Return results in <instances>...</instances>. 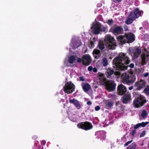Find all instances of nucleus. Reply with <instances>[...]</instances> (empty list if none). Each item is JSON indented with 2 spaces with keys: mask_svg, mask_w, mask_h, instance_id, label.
<instances>
[{
  "mask_svg": "<svg viewBox=\"0 0 149 149\" xmlns=\"http://www.w3.org/2000/svg\"><path fill=\"white\" fill-rule=\"evenodd\" d=\"M148 73H146L144 75V77H147L148 76Z\"/></svg>",
  "mask_w": 149,
  "mask_h": 149,
  "instance_id": "obj_48",
  "label": "nucleus"
},
{
  "mask_svg": "<svg viewBox=\"0 0 149 149\" xmlns=\"http://www.w3.org/2000/svg\"><path fill=\"white\" fill-rule=\"evenodd\" d=\"M136 131L135 129H134L131 132H130V134L132 136H134V135L136 134Z\"/></svg>",
  "mask_w": 149,
  "mask_h": 149,
  "instance_id": "obj_35",
  "label": "nucleus"
},
{
  "mask_svg": "<svg viewBox=\"0 0 149 149\" xmlns=\"http://www.w3.org/2000/svg\"><path fill=\"white\" fill-rule=\"evenodd\" d=\"M46 143V142L45 140H42L41 141V144L42 145H45Z\"/></svg>",
  "mask_w": 149,
  "mask_h": 149,
  "instance_id": "obj_44",
  "label": "nucleus"
},
{
  "mask_svg": "<svg viewBox=\"0 0 149 149\" xmlns=\"http://www.w3.org/2000/svg\"><path fill=\"white\" fill-rule=\"evenodd\" d=\"M130 94H125L122 98V102L124 104H127L131 100Z\"/></svg>",
  "mask_w": 149,
  "mask_h": 149,
  "instance_id": "obj_14",
  "label": "nucleus"
},
{
  "mask_svg": "<svg viewBox=\"0 0 149 149\" xmlns=\"http://www.w3.org/2000/svg\"><path fill=\"white\" fill-rule=\"evenodd\" d=\"M100 108L99 106H97L95 107V109L96 111H98L100 110Z\"/></svg>",
  "mask_w": 149,
  "mask_h": 149,
  "instance_id": "obj_40",
  "label": "nucleus"
},
{
  "mask_svg": "<svg viewBox=\"0 0 149 149\" xmlns=\"http://www.w3.org/2000/svg\"><path fill=\"white\" fill-rule=\"evenodd\" d=\"M143 13V11H140L138 8H136L133 10V12L130 13L136 18H138L140 16H141V14Z\"/></svg>",
  "mask_w": 149,
  "mask_h": 149,
  "instance_id": "obj_13",
  "label": "nucleus"
},
{
  "mask_svg": "<svg viewBox=\"0 0 149 149\" xmlns=\"http://www.w3.org/2000/svg\"><path fill=\"white\" fill-rule=\"evenodd\" d=\"M126 36L123 35H120L116 37L118 41H119L121 45L124 44L126 42Z\"/></svg>",
  "mask_w": 149,
  "mask_h": 149,
  "instance_id": "obj_20",
  "label": "nucleus"
},
{
  "mask_svg": "<svg viewBox=\"0 0 149 149\" xmlns=\"http://www.w3.org/2000/svg\"><path fill=\"white\" fill-rule=\"evenodd\" d=\"M125 36L126 42L131 43L135 40L134 35L132 33L130 34H126Z\"/></svg>",
  "mask_w": 149,
  "mask_h": 149,
  "instance_id": "obj_17",
  "label": "nucleus"
},
{
  "mask_svg": "<svg viewBox=\"0 0 149 149\" xmlns=\"http://www.w3.org/2000/svg\"><path fill=\"white\" fill-rule=\"evenodd\" d=\"M127 29H126V28L125 27V31H127Z\"/></svg>",
  "mask_w": 149,
  "mask_h": 149,
  "instance_id": "obj_50",
  "label": "nucleus"
},
{
  "mask_svg": "<svg viewBox=\"0 0 149 149\" xmlns=\"http://www.w3.org/2000/svg\"><path fill=\"white\" fill-rule=\"evenodd\" d=\"M113 21L112 19H111L108 20L107 23L109 25H111L113 23Z\"/></svg>",
  "mask_w": 149,
  "mask_h": 149,
  "instance_id": "obj_34",
  "label": "nucleus"
},
{
  "mask_svg": "<svg viewBox=\"0 0 149 149\" xmlns=\"http://www.w3.org/2000/svg\"><path fill=\"white\" fill-rule=\"evenodd\" d=\"M79 79L80 81H84L85 80V79L84 78V77L83 76L80 77Z\"/></svg>",
  "mask_w": 149,
  "mask_h": 149,
  "instance_id": "obj_43",
  "label": "nucleus"
},
{
  "mask_svg": "<svg viewBox=\"0 0 149 149\" xmlns=\"http://www.w3.org/2000/svg\"><path fill=\"white\" fill-rule=\"evenodd\" d=\"M114 72V70L112 68H108L107 69L105 72V74L106 75L107 77L109 79H112L113 77V75Z\"/></svg>",
  "mask_w": 149,
  "mask_h": 149,
  "instance_id": "obj_18",
  "label": "nucleus"
},
{
  "mask_svg": "<svg viewBox=\"0 0 149 149\" xmlns=\"http://www.w3.org/2000/svg\"><path fill=\"white\" fill-rule=\"evenodd\" d=\"M133 86H132L130 87L129 88V90H131L133 89Z\"/></svg>",
  "mask_w": 149,
  "mask_h": 149,
  "instance_id": "obj_47",
  "label": "nucleus"
},
{
  "mask_svg": "<svg viewBox=\"0 0 149 149\" xmlns=\"http://www.w3.org/2000/svg\"><path fill=\"white\" fill-rule=\"evenodd\" d=\"M99 80L101 84H105L106 89L109 92L115 90L116 84L114 81L109 79L106 81V79L103 76L99 77Z\"/></svg>",
  "mask_w": 149,
  "mask_h": 149,
  "instance_id": "obj_2",
  "label": "nucleus"
},
{
  "mask_svg": "<svg viewBox=\"0 0 149 149\" xmlns=\"http://www.w3.org/2000/svg\"><path fill=\"white\" fill-rule=\"evenodd\" d=\"M141 146H143V143H142V144H141Z\"/></svg>",
  "mask_w": 149,
  "mask_h": 149,
  "instance_id": "obj_52",
  "label": "nucleus"
},
{
  "mask_svg": "<svg viewBox=\"0 0 149 149\" xmlns=\"http://www.w3.org/2000/svg\"><path fill=\"white\" fill-rule=\"evenodd\" d=\"M136 146L137 145L134 142L129 146L128 148L129 149H135Z\"/></svg>",
  "mask_w": 149,
  "mask_h": 149,
  "instance_id": "obj_28",
  "label": "nucleus"
},
{
  "mask_svg": "<svg viewBox=\"0 0 149 149\" xmlns=\"http://www.w3.org/2000/svg\"><path fill=\"white\" fill-rule=\"evenodd\" d=\"M146 102L145 97L143 95H140L138 97L135 98L133 104L135 107L139 108L143 106Z\"/></svg>",
  "mask_w": 149,
  "mask_h": 149,
  "instance_id": "obj_6",
  "label": "nucleus"
},
{
  "mask_svg": "<svg viewBox=\"0 0 149 149\" xmlns=\"http://www.w3.org/2000/svg\"><path fill=\"white\" fill-rule=\"evenodd\" d=\"M92 102L90 101H88L87 102V104L89 105H91L92 104Z\"/></svg>",
  "mask_w": 149,
  "mask_h": 149,
  "instance_id": "obj_46",
  "label": "nucleus"
},
{
  "mask_svg": "<svg viewBox=\"0 0 149 149\" xmlns=\"http://www.w3.org/2000/svg\"><path fill=\"white\" fill-rule=\"evenodd\" d=\"M146 131L145 130L143 131L142 132L140 135V137L141 138L143 137L146 134Z\"/></svg>",
  "mask_w": 149,
  "mask_h": 149,
  "instance_id": "obj_36",
  "label": "nucleus"
},
{
  "mask_svg": "<svg viewBox=\"0 0 149 149\" xmlns=\"http://www.w3.org/2000/svg\"><path fill=\"white\" fill-rule=\"evenodd\" d=\"M132 141V140L130 141H129L126 142L124 145V147H126Z\"/></svg>",
  "mask_w": 149,
  "mask_h": 149,
  "instance_id": "obj_37",
  "label": "nucleus"
},
{
  "mask_svg": "<svg viewBox=\"0 0 149 149\" xmlns=\"http://www.w3.org/2000/svg\"><path fill=\"white\" fill-rule=\"evenodd\" d=\"M104 42L105 43L108 49H114L116 46L115 40L111 35H106Z\"/></svg>",
  "mask_w": 149,
  "mask_h": 149,
  "instance_id": "obj_4",
  "label": "nucleus"
},
{
  "mask_svg": "<svg viewBox=\"0 0 149 149\" xmlns=\"http://www.w3.org/2000/svg\"><path fill=\"white\" fill-rule=\"evenodd\" d=\"M122 0H113V1L116 3H119L121 2Z\"/></svg>",
  "mask_w": 149,
  "mask_h": 149,
  "instance_id": "obj_41",
  "label": "nucleus"
},
{
  "mask_svg": "<svg viewBox=\"0 0 149 149\" xmlns=\"http://www.w3.org/2000/svg\"><path fill=\"white\" fill-rule=\"evenodd\" d=\"M131 62L129 58L127 55L126 54L120 53L119 56L116 57L113 61V64L116 66V70L119 71H124L127 69L129 66L131 68H133L134 64L131 63L127 65Z\"/></svg>",
  "mask_w": 149,
  "mask_h": 149,
  "instance_id": "obj_1",
  "label": "nucleus"
},
{
  "mask_svg": "<svg viewBox=\"0 0 149 149\" xmlns=\"http://www.w3.org/2000/svg\"><path fill=\"white\" fill-rule=\"evenodd\" d=\"M93 54L94 57L96 59H98L101 55V52L98 49H95L93 51Z\"/></svg>",
  "mask_w": 149,
  "mask_h": 149,
  "instance_id": "obj_22",
  "label": "nucleus"
},
{
  "mask_svg": "<svg viewBox=\"0 0 149 149\" xmlns=\"http://www.w3.org/2000/svg\"><path fill=\"white\" fill-rule=\"evenodd\" d=\"M149 122H142L141 123H139L140 124V126H141L142 127H145L148 123Z\"/></svg>",
  "mask_w": 149,
  "mask_h": 149,
  "instance_id": "obj_32",
  "label": "nucleus"
},
{
  "mask_svg": "<svg viewBox=\"0 0 149 149\" xmlns=\"http://www.w3.org/2000/svg\"><path fill=\"white\" fill-rule=\"evenodd\" d=\"M75 86L71 81L68 82L65 84L63 90L65 93H72L74 91Z\"/></svg>",
  "mask_w": 149,
  "mask_h": 149,
  "instance_id": "obj_7",
  "label": "nucleus"
},
{
  "mask_svg": "<svg viewBox=\"0 0 149 149\" xmlns=\"http://www.w3.org/2000/svg\"><path fill=\"white\" fill-rule=\"evenodd\" d=\"M91 29L95 35H98L101 32H103L105 33L108 31L107 27L104 26L99 22H97L96 23H93L91 27Z\"/></svg>",
  "mask_w": 149,
  "mask_h": 149,
  "instance_id": "obj_3",
  "label": "nucleus"
},
{
  "mask_svg": "<svg viewBox=\"0 0 149 149\" xmlns=\"http://www.w3.org/2000/svg\"><path fill=\"white\" fill-rule=\"evenodd\" d=\"M141 57L142 64L143 65L146 64L147 63V61H148V59H147L145 55H141Z\"/></svg>",
  "mask_w": 149,
  "mask_h": 149,
  "instance_id": "obj_25",
  "label": "nucleus"
},
{
  "mask_svg": "<svg viewBox=\"0 0 149 149\" xmlns=\"http://www.w3.org/2000/svg\"><path fill=\"white\" fill-rule=\"evenodd\" d=\"M99 135L98 138H100L102 139L104 137L105 133L103 131L97 132H95V135Z\"/></svg>",
  "mask_w": 149,
  "mask_h": 149,
  "instance_id": "obj_24",
  "label": "nucleus"
},
{
  "mask_svg": "<svg viewBox=\"0 0 149 149\" xmlns=\"http://www.w3.org/2000/svg\"><path fill=\"white\" fill-rule=\"evenodd\" d=\"M89 46L91 47H93L94 46V42L92 41H90V44Z\"/></svg>",
  "mask_w": 149,
  "mask_h": 149,
  "instance_id": "obj_38",
  "label": "nucleus"
},
{
  "mask_svg": "<svg viewBox=\"0 0 149 149\" xmlns=\"http://www.w3.org/2000/svg\"><path fill=\"white\" fill-rule=\"evenodd\" d=\"M102 63L104 66L105 67L107 65L108 63V61L106 58H104L103 59Z\"/></svg>",
  "mask_w": 149,
  "mask_h": 149,
  "instance_id": "obj_30",
  "label": "nucleus"
},
{
  "mask_svg": "<svg viewBox=\"0 0 149 149\" xmlns=\"http://www.w3.org/2000/svg\"><path fill=\"white\" fill-rule=\"evenodd\" d=\"M113 102H109L106 104V107L107 109H109L111 108V107L113 106Z\"/></svg>",
  "mask_w": 149,
  "mask_h": 149,
  "instance_id": "obj_29",
  "label": "nucleus"
},
{
  "mask_svg": "<svg viewBox=\"0 0 149 149\" xmlns=\"http://www.w3.org/2000/svg\"><path fill=\"white\" fill-rule=\"evenodd\" d=\"M109 31H111L115 35L122 34L123 32V29L121 26H116L114 28H111Z\"/></svg>",
  "mask_w": 149,
  "mask_h": 149,
  "instance_id": "obj_11",
  "label": "nucleus"
},
{
  "mask_svg": "<svg viewBox=\"0 0 149 149\" xmlns=\"http://www.w3.org/2000/svg\"><path fill=\"white\" fill-rule=\"evenodd\" d=\"M76 57L77 58V62L78 63H80L82 62V64L88 66L89 65L91 61V56L88 54L83 55L82 56V60L80 58H78L76 56Z\"/></svg>",
  "mask_w": 149,
  "mask_h": 149,
  "instance_id": "obj_8",
  "label": "nucleus"
},
{
  "mask_svg": "<svg viewBox=\"0 0 149 149\" xmlns=\"http://www.w3.org/2000/svg\"><path fill=\"white\" fill-rule=\"evenodd\" d=\"M148 148L149 149V143L148 144Z\"/></svg>",
  "mask_w": 149,
  "mask_h": 149,
  "instance_id": "obj_51",
  "label": "nucleus"
},
{
  "mask_svg": "<svg viewBox=\"0 0 149 149\" xmlns=\"http://www.w3.org/2000/svg\"><path fill=\"white\" fill-rule=\"evenodd\" d=\"M75 58V56L74 55L70 56L68 58V62L72 64L73 63L74 61L76 60Z\"/></svg>",
  "mask_w": 149,
  "mask_h": 149,
  "instance_id": "obj_26",
  "label": "nucleus"
},
{
  "mask_svg": "<svg viewBox=\"0 0 149 149\" xmlns=\"http://www.w3.org/2000/svg\"><path fill=\"white\" fill-rule=\"evenodd\" d=\"M146 85V82L145 81L140 79V81H138L135 82L134 85V87L135 88L136 90L140 91L145 88Z\"/></svg>",
  "mask_w": 149,
  "mask_h": 149,
  "instance_id": "obj_10",
  "label": "nucleus"
},
{
  "mask_svg": "<svg viewBox=\"0 0 149 149\" xmlns=\"http://www.w3.org/2000/svg\"><path fill=\"white\" fill-rule=\"evenodd\" d=\"M93 69V67L91 66L88 67V70L89 71H92Z\"/></svg>",
  "mask_w": 149,
  "mask_h": 149,
  "instance_id": "obj_42",
  "label": "nucleus"
},
{
  "mask_svg": "<svg viewBox=\"0 0 149 149\" xmlns=\"http://www.w3.org/2000/svg\"><path fill=\"white\" fill-rule=\"evenodd\" d=\"M135 19V17H133L132 14L130 13L127 18L125 23L127 24H132Z\"/></svg>",
  "mask_w": 149,
  "mask_h": 149,
  "instance_id": "obj_19",
  "label": "nucleus"
},
{
  "mask_svg": "<svg viewBox=\"0 0 149 149\" xmlns=\"http://www.w3.org/2000/svg\"><path fill=\"white\" fill-rule=\"evenodd\" d=\"M112 98H116V96L115 95H112Z\"/></svg>",
  "mask_w": 149,
  "mask_h": 149,
  "instance_id": "obj_49",
  "label": "nucleus"
},
{
  "mask_svg": "<svg viewBox=\"0 0 149 149\" xmlns=\"http://www.w3.org/2000/svg\"><path fill=\"white\" fill-rule=\"evenodd\" d=\"M144 92L146 94H149V86L148 85L144 90Z\"/></svg>",
  "mask_w": 149,
  "mask_h": 149,
  "instance_id": "obj_33",
  "label": "nucleus"
},
{
  "mask_svg": "<svg viewBox=\"0 0 149 149\" xmlns=\"http://www.w3.org/2000/svg\"><path fill=\"white\" fill-rule=\"evenodd\" d=\"M106 45V44H105L103 41H100L98 42L97 48L100 49L102 51H104L105 50V46Z\"/></svg>",
  "mask_w": 149,
  "mask_h": 149,
  "instance_id": "obj_21",
  "label": "nucleus"
},
{
  "mask_svg": "<svg viewBox=\"0 0 149 149\" xmlns=\"http://www.w3.org/2000/svg\"><path fill=\"white\" fill-rule=\"evenodd\" d=\"M77 126L78 128L86 131L91 130L93 127L92 123L88 121L79 123L78 124Z\"/></svg>",
  "mask_w": 149,
  "mask_h": 149,
  "instance_id": "obj_9",
  "label": "nucleus"
},
{
  "mask_svg": "<svg viewBox=\"0 0 149 149\" xmlns=\"http://www.w3.org/2000/svg\"><path fill=\"white\" fill-rule=\"evenodd\" d=\"M147 112L145 110H143L141 113V116L143 118H145L147 117Z\"/></svg>",
  "mask_w": 149,
  "mask_h": 149,
  "instance_id": "obj_31",
  "label": "nucleus"
},
{
  "mask_svg": "<svg viewBox=\"0 0 149 149\" xmlns=\"http://www.w3.org/2000/svg\"><path fill=\"white\" fill-rule=\"evenodd\" d=\"M81 86L83 90L86 92H88L91 89V85L87 82L82 83Z\"/></svg>",
  "mask_w": 149,
  "mask_h": 149,
  "instance_id": "obj_15",
  "label": "nucleus"
},
{
  "mask_svg": "<svg viewBox=\"0 0 149 149\" xmlns=\"http://www.w3.org/2000/svg\"><path fill=\"white\" fill-rule=\"evenodd\" d=\"M82 45V43L81 42H76L73 45V46L74 47V48L73 49H76V48H78L79 46L81 45Z\"/></svg>",
  "mask_w": 149,
  "mask_h": 149,
  "instance_id": "obj_27",
  "label": "nucleus"
},
{
  "mask_svg": "<svg viewBox=\"0 0 149 149\" xmlns=\"http://www.w3.org/2000/svg\"><path fill=\"white\" fill-rule=\"evenodd\" d=\"M141 51L140 49L136 48L134 52V56L136 58H137L141 53Z\"/></svg>",
  "mask_w": 149,
  "mask_h": 149,
  "instance_id": "obj_23",
  "label": "nucleus"
},
{
  "mask_svg": "<svg viewBox=\"0 0 149 149\" xmlns=\"http://www.w3.org/2000/svg\"><path fill=\"white\" fill-rule=\"evenodd\" d=\"M127 88L122 84L119 85L117 87V94L118 95H123L127 92Z\"/></svg>",
  "mask_w": 149,
  "mask_h": 149,
  "instance_id": "obj_12",
  "label": "nucleus"
},
{
  "mask_svg": "<svg viewBox=\"0 0 149 149\" xmlns=\"http://www.w3.org/2000/svg\"><path fill=\"white\" fill-rule=\"evenodd\" d=\"M140 127V124L139 123H138L134 126V129L136 130Z\"/></svg>",
  "mask_w": 149,
  "mask_h": 149,
  "instance_id": "obj_39",
  "label": "nucleus"
},
{
  "mask_svg": "<svg viewBox=\"0 0 149 149\" xmlns=\"http://www.w3.org/2000/svg\"><path fill=\"white\" fill-rule=\"evenodd\" d=\"M136 77L133 74L126 73L123 78L122 82L124 84L130 85L136 80Z\"/></svg>",
  "mask_w": 149,
  "mask_h": 149,
  "instance_id": "obj_5",
  "label": "nucleus"
},
{
  "mask_svg": "<svg viewBox=\"0 0 149 149\" xmlns=\"http://www.w3.org/2000/svg\"><path fill=\"white\" fill-rule=\"evenodd\" d=\"M69 102L70 104H74L78 110L80 109L81 108V106L79 102L76 99H75L72 100L70 99L69 100Z\"/></svg>",
  "mask_w": 149,
  "mask_h": 149,
  "instance_id": "obj_16",
  "label": "nucleus"
},
{
  "mask_svg": "<svg viewBox=\"0 0 149 149\" xmlns=\"http://www.w3.org/2000/svg\"><path fill=\"white\" fill-rule=\"evenodd\" d=\"M93 72H97V69L96 68H94L93 69Z\"/></svg>",
  "mask_w": 149,
  "mask_h": 149,
  "instance_id": "obj_45",
  "label": "nucleus"
}]
</instances>
